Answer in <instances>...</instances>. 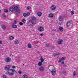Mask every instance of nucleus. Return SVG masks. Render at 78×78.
Masks as SVG:
<instances>
[{"label":"nucleus","instance_id":"obj_40","mask_svg":"<svg viewBox=\"0 0 78 78\" xmlns=\"http://www.w3.org/2000/svg\"><path fill=\"white\" fill-rule=\"evenodd\" d=\"M62 64L64 65V62L63 61L62 62Z\"/></svg>","mask_w":78,"mask_h":78},{"label":"nucleus","instance_id":"obj_13","mask_svg":"<svg viewBox=\"0 0 78 78\" xmlns=\"http://www.w3.org/2000/svg\"><path fill=\"white\" fill-rule=\"evenodd\" d=\"M41 58H40V61H41V62H43L44 61V59H43V58H42V56H41Z\"/></svg>","mask_w":78,"mask_h":78},{"label":"nucleus","instance_id":"obj_11","mask_svg":"<svg viewBox=\"0 0 78 78\" xmlns=\"http://www.w3.org/2000/svg\"><path fill=\"white\" fill-rule=\"evenodd\" d=\"M37 15L39 17H41L42 16V13L41 12H39L37 13Z\"/></svg>","mask_w":78,"mask_h":78},{"label":"nucleus","instance_id":"obj_22","mask_svg":"<svg viewBox=\"0 0 78 78\" xmlns=\"http://www.w3.org/2000/svg\"><path fill=\"white\" fill-rule=\"evenodd\" d=\"M58 19L60 21H62V16H60L59 17Z\"/></svg>","mask_w":78,"mask_h":78},{"label":"nucleus","instance_id":"obj_28","mask_svg":"<svg viewBox=\"0 0 78 78\" xmlns=\"http://www.w3.org/2000/svg\"><path fill=\"white\" fill-rule=\"evenodd\" d=\"M22 22L23 23H25V22H26V20H25V19H23L22 20Z\"/></svg>","mask_w":78,"mask_h":78},{"label":"nucleus","instance_id":"obj_38","mask_svg":"<svg viewBox=\"0 0 78 78\" xmlns=\"http://www.w3.org/2000/svg\"><path fill=\"white\" fill-rule=\"evenodd\" d=\"M12 69H16V66H12Z\"/></svg>","mask_w":78,"mask_h":78},{"label":"nucleus","instance_id":"obj_24","mask_svg":"<svg viewBox=\"0 0 78 78\" xmlns=\"http://www.w3.org/2000/svg\"><path fill=\"white\" fill-rule=\"evenodd\" d=\"M2 29H3V30H5V29H6V27L5 26H4V25H3L2 26Z\"/></svg>","mask_w":78,"mask_h":78},{"label":"nucleus","instance_id":"obj_26","mask_svg":"<svg viewBox=\"0 0 78 78\" xmlns=\"http://www.w3.org/2000/svg\"><path fill=\"white\" fill-rule=\"evenodd\" d=\"M4 11L5 12H6V13H7L8 12V10L7 9H4Z\"/></svg>","mask_w":78,"mask_h":78},{"label":"nucleus","instance_id":"obj_17","mask_svg":"<svg viewBox=\"0 0 78 78\" xmlns=\"http://www.w3.org/2000/svg\"><path fill=\"white\" fill-rule=\"evenodd\" d=\"M38 65L39 66H41L42 65V62H38Z\"/></svg>","mask_w":78,"mask_h":78},{"label":"nucleus","instance_id":"obj_34","mask_svg":"<svg viewBox=\"0 0 78 78\" xmlns=\"http://www.w3.org/2000/svg\"><path fill=\"white\" fill-rule=\"evenodd\" d=\"M2 16L5 18H6V16L5 15V14H3Z\"/></svg>","mask_w":78,"mask_h":78},{"label":"nucleus","instance_id":"obj_4","mask_svg":"<svg viewBox=\"0 0 78 78\" xmlns=\"http://www.w3.org/2000/svg\"><path fill=\"white\" fill-rule=\"evenodd\" d=\"M65 59H66V58L64 57H62L59 59L58 62H61L62 61H64Z\"/></svg>","mask_w":78,"mask_h":78},{"label":"nucleus","instance_id":"obj_39","mask_svg":"<svg viewBox=\"0 0 78 78\" xmlns=\"http://www.w3.org/2000/svg\"><path fill=\"white\" fill-rule=\"evenodd\" d=\"M76 74H75V72H73V75L74 76H75V75H76Z\"/></svg>","mask_w":78,"mask_h":78},{"label":"nucleus","instance_id":"obj_5","mask_svg":"<svg viewBox=\"0 0 78 78\" xmlns=\"http://www.w3.org/2000/svg\"><path fill=\"white\" fill-rule=\"evenodd\" d=\"M51 9L52 10H55L56 9V7L55 5H52L50 7Z\"/></svg>","mask_w":78,"mask_h":78},{"label":"nucleus","instance_id":"obj_36","mask_svg":"<svg viewBox=\"0 0 78 78\" xmlns=\"http://www.w3.org/2000/svg\"><path fill=\"white\" fill-rule=\"evenodd\" d=\"M30 9V6L27 7V9L29 10V9Z\"/></svg>","mask_w":78,"mask_h":78},{"label":"nucleus","instance_id":"obj_23","mask_svg":"<svg viewBox=\"0 0 78 78\" xmlns=\"http://www.w3.org/2000/svg\"><path fill=\"white\" fill-rule=\"evenodd\" d=\"M28 47L29 48H31V44H29L28 45Z\"/></svg>","mask_w":78,"mask_h":78},{"label":"nucleus","instance_id":"obj_42","mask_svg":"<svg viewBox=\"0 0 78 78\" xmlns=\"http://www.w3.org/2000/svg\"><path fill=\"white\" fill-rule=\"evenodd\" d=\"M44 35L43 34H40V35L41 36H44Z\"/></svg>","mask_w":78,"mask_h":78},{"label":"nucleus","instance_id":"obj_14","mask_svg":"<svg viewBox=\"0 0 78 78\" xmlns=\"http://www.w3.org/2000/svg\"><path fill=\"white\" fill-rule=\"evenodd\" d=\"M49 16L50 17H51V18H52V17H53V14L52 13H50L49 15Z\"/></svg>","mask_w":78,"mask_h":78},{"label":"nucleus","instance_id":"obj_21","mask_svg":"<svg viewBox=\"0 0 78 78\" xmlns=\"http://www.w3.org/2000/svg\"><path fill=\"white\" fill-rule=\"evenodd\" d=\"M23 78H28V76L27 75L24 74L23 76Z\"/></svg>","mask_w":78,"mask_h":78},{"label":"nucleus","instance_id":"obj_27","mask_svg":"<svg viewBox=\"0 0 78 78\" xmlns=\"http://www.w3.org/2000/svg\"><path fill=\"white\" fill-rule=\"evenodd\" d=\"M74 11L73 10H72L71 11V15H73V14H74Z\"/></svg>","mask_w":78,"mask_h":78},{"label":"nucleus","instance_id":"obj_30","mask_svg":"<svg viewBox=\"0 0 78 78\" xmlns=\"http://www.w3.org/2000/svg\"><path fill=\"white\" fill-rule=\"evenodd\" d=\"M19 24L20 25H21V26H22L23 25V23L22 22H20L19 23Z\"/></svg>","mask_w":78,"mask_h":78},{"label":"nucleus","instance_id":"obj_41","mask_svg":"<svg viewBox=\"0 0 78 78\" xmlns=\"http://www.w3.org/2000/svg\"><path fill=\"white\" fill-rule=\"evenodd\" d=\"M66 14H64V17H66Z\"/></svg>","mask_w":78,"mask_h":78},{"label":"nucleus","instance_id":"obj_45","mask_svg":"<svg viewBox=\"0 0 78 78\" xmlns=\"http://www.w3.org/2000/svg\"><path fill=\"white\" fill-rule=\"evenodd\" d=\"M52 50H54V49H55V48H54V47H52Z\"/></svg>","mask_w":78,"mask_h":78},{"label":"nucleus","instance_id":"obj_25","mask_svg":"<svg viewBox=\"0 0 78 78\" xmlns=\"http://www.w3.org/2000/svg\"><path fill=\"white\" fill-rule=\"evenodd\" d=\"M14 39V37L12 36H11L10 37V41H12Z\"/></svg>","mask_w":78,"mask_h":78},{"label":"nucleus","instance_id":"obj_29","mask_svg":"<svg viewBox=\"0 0 78 78\" xmlns=\"http://www.w3.org/2000/svg\"><path fill=\"white\" fill-rule=\"evenodd\" d=\"M27 16V14L26 13H24L23 14V16H24V17H26Z\"/></svg>","mask_w":78,"mask_h":78},{"label":"nucleus","instance_id":"obj_20","mask_svg":"<svg viewBox=\"0 0 78 78\" xmlns=\"http://www.w3.org/2000/svg\"><path fill=\"white\" fill-rule=\"evenodd\" d=\"M15 44H16L17 45V44H19V41L16 40L15 41Z\"/></svg>","mask_w":78,"mask_h":78},{"label":"nucleus","instance_id":"obj_15","mask_svg":"<svg viewBox=\"0 0 78 78\" xmlns=\"http://www.w3.org/2000/svg\"><path fill=\"white\" fill-rule=\"evenodd\" d=\"M59 30H60V31L62 32L63 31V30H64V28H63L62 27H60L59 28Z\"/></svg>","mask_w":78,"mask_h":78},{"label":"nucleus","instance_id":"obj_46","mask_svg":"<svg viewBox=\"0 0 78 78\" xmlns=\"http://www.w3.org/2000/svg\"><path fill=\"white\" fill-rule=\"evenodd\" d=\"M14 22H15V23H17V21L16 20H15Z\"/></svg>","mask_w":78,"mask_h":78},{"label":"nucleus","instance_id":"obj_50","mask_svg":"<svg viewBox=\"0 0 78 78\" xmlns=\"http://www.w3.org/2000/svg\"><path fill=\"white\" fill-rule=\"evenodd\" d=\"M23 66H24V64H23Z\"/></svg>","mask_w":78,"mask_h":78},{"label":"nucleus","instance_id":"obj_18","mask_svg":"<svg viewBox=\"0 0 78 78\" xmlns=\"http://www.w3.org/2000/svg\"><path fill=\"white\" fill-rule=\"evenodd\" d=\"M59 53H55L54 54V56L56 57L59 55Z\"/></svg>","mask_w":78,"mask_h":78},{"label":"nucleus","instance_id":"obj_19","mask_svg":"<svg viewBox=\"0 0 78 78\" xmlns=\"http://www.w3.org/2000/svg\"><path fill=\"white\" fill-rule=\"evenodd\" d=\"M70 25V23L69 21L67 23V27H69Z\"/></svg>","mask_w":78,"mask_h":78},{"label":"nucleus","instance_id":"obj_7","mask_svg":"<svg viewBox=\"0 0 78 78\" xmlns=\"http://www.w3.org/2000/svg\"><path fill=\"white\" fill-rule=\"evenodd\" d=\"M44 30V27H40L38 28L39 31L40 32L43 31Z\"/></svg>","mask_w":78,"mask_h":78},{"label":"nucleus","instance_id":"obj_31","mask_svg":"<svg viewBox=\"0 0 78 78\" xmlns=\"http://www.w3.org/2000/svg\"><path fill=\"white\" fill-rule=\"evenodd\" d=\"M49 44L48 43H47L46 44V46L47 47H50V46L49 45Z\"/></svg>","mask_w":78,"mask_h":78},{"label":"nucleus","instance_id":"obj_3","mask_svg":"<svg viewBox=\"0 0 78 78\" xmlns=\"http://www.w3.org/2000/svg\"><path fill=\"white\" fill-rule=\"evenodd\" d=\"M20 8L19 7H18V6H15L14 8V11H15V13L17 15L20 14V12L19 11H20Z\"/></svg>","mask_w":78,"mask_h":78},{"label":"nucleus","instance_id":"obj_37","mask_svg":"<svg viewBox=\"0 0 78 78\" xmlns=\"http://www.w3.org/2000/svg\"><path fill=\"white\" fill-rule=\"evenodd\" d=\"M2 76L4 78H6V76L5 75H3Z\"/></svg>","mask_w":78,"mask_h":78},{"label":"nucleus","instance_id":"obj_32","mask_svg":"<svg viewBox=\"0 0 78 78\" xmlns=\"http://www.w3.org/2000/svg\"><path fill=\"white\" fill-rule=\"evenodd\" d=\"M29 15H30V13L29 12H27V16H29Z\"/></svg>","mask_w":78,"mask_h":78},{"label":"nucleus","instance_id":"obj_8","mask_svg":"<svg viewBox=\"0 0 78 78\" xmlns=\"http://www.w3.org/2000/svg\"><path fill=\"white\" fill-rule=\"evenodd\" d=\"M39 69L40 71H41V72H42L44 70V68L43 66L40 67L39 68Z\"/></svg>","mask_w":78,"mask_h":78},{"label":"nucleus","instance_id":"obj_6","mask_svg":"<svg viewBox=\"0 0 78 78\" xmlns=\"http://www.w3.org/2000/svg\"><path fill=\"white\" fill-rule=\"evenodd\" d=\"M11 59L10 58L8 57L5 59V61L6 62H10V61H11Z\"/></svg>","mask_w":78,"mask_h":78},{"label":"nucleus","instance_id":"obj_47","mask_svg":"<svg viewBox=\"0 0 78 78\" xmlns=\"http://www.w3.org/2000/svg\"><path fill=\"white\" fill-rule=\"evenodd\" d=\"M31 26H33V25H31Z\"/></svg>","mask_w":78,"mask_h":78},{"label":"nucleus","instance_id":"obj_9","mask_svg":"<svg viewBox=\"0 0 78 78\" xmlns=\"http://www.w3.org/2000/svg\"><path fill=\"white\" fill-rule=\"evenodd\" d=\"M51 72H52V75H55L56 74V72H55V69H53L51 71Z\"/></svg>","mask_w":78,"mask_h":78},{"label":"nucleus","instance_id":"obj_49","mask_svg":"<svg viewBox=\"0 0 78 78\" xmlns=\"http://www.w3.org/2000/svg\"><path fill=\"white\" fill-rule=\"evenodd\" d=\"M0 12H1V10H0Z\"/></svg>","mask_w":78,"mask_h":78},{"label":"nucleus","instance_id":"obj_2","mask_svg":"<svg viewBox=\"0 0 78 78\" xmlns=\"http://www.w3.org/2000/svg\"><path fill=\"white\" fill-rule=\"evenodd\" d=\"M32 25H35L36 23V18L35 16H32L31 19L29 20Z\"/></svg>","mask_w":78,"mask_h":78},{"label":"nucleus","instance_id":"obj_10","mask_svg":"<svg viewBox=\"0 0 78 78\" xmlns=\"http://www.w3.org/2000/svg\"><path fill=\"white\" fill-rule=\"evenodd\" d=\"M63 42V40H60L58 42V44L60 45L61 44H62V42Z\"/></svg>","mask_w":78,"mask_h":78},{"label":"nucleus","instance_id":"obj_1","mask_svg":"<svg viewBox=\"0 0 78 78\" xmlns=\"http://www.w3.org/2000/svg\"><path fill=\"white\" fill-rule=\"evenodd\" d=\"M10 66L9 65L7 66H5V70L8 71H11V72L9 73V72H8V74H9V75H13L14 74V72H15V70L13 69H10Z\"/></svg>","mask_w":78,"mask_h":78},{"label":"nucleus","instance_id":"obj_35","mask_svg":"<svg viewBox=\"0 0 78 78\" xmlns=\"http://www.w3.org/2000/svg\"><path fill=\"white\" fill-rule=\"evenodd\" d=\"M63 74H66V71H63Z\"/></svg>","mask_w":78,"mask_h":78},{"label":"nucleus","instance_id":"obj_48","mask_svg":"<svg viewBox=\"0 0 78 78\" xmlns=\"http://www.w3.org/2000/svg\"><path fill=\"white\" fill-rule=\"evenodd\" d=\"M37 53H39V52H38Z\"/></svg>","mask_w":78,"mask_h":78},{"label":"nucleus","instance_id":"obj_16","mask_svg":"<svg viewBox=\"0 0 78 78\" xmlns=\"http://www.w3.org/2000/svg\"><path fill=\"white\" fill-rule=\"evenodd\" d=\"M12 28H17V25H13L12 26Z\"/></svg>","mask_w":78,"mask_h":78},{"label":"nucleus","instance_id":"obj_43","mask_svg":"<svg viewBox=\"0 0 78 78\" xmlns=\"http://www.w3.org/2000/svg\"><path fill=\"white\" fill-rule=\"evenodd\" d=\"M2 41H0V44H2Z\"/></svg>","mask_w":78,"mask_h":78},{"label":"nucleus","instance_id":"obj_44","mask_svg":"<svg viewBox=\"0 0 78 78\" xmlns=\"http://www.w3.org/2000/svg\"><path fill=\"white\" fill-rule=\"evenodd\" d=\"M64 67H67V65H64Z\"/></svg>","mask_w":78,"mask_h":78},{"label":"nucleus","instance_id":"obj_33","mask_svg":"<svg viewBox=\"0 0 78 78\" xmlns=\"http://www.w3.org/2000/svg\"><path fill=\"white\" fill-rule=\"evenodd\" d=\"M18 73L19 74H21L22 71H20V70L18 71Z\"/></svg>","mask_w":78,"mask_h":78},{"label":"nucleus","instance_id":"obj_12","mask_svg":"<svg viewBox=\"0 0 78 78\" xmlns=\"http://www.w3.org/2000/svg\"><path fill=\"white\" fill-rule=\"evenodd\" d=\"M9 11H10L12 12L13 11H14V8H13L12 7H11L9 9Z\"/></svg>","mask_w":78,"mask_h":78}]
</instances>
